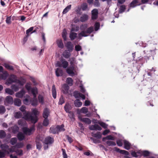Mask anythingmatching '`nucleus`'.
I'll use <instances>...</instances> for the list:
<instances>
[{
    "mask_svg": "<svg viewBox=\"0 0 158 158\" xmlns=\"http://www.w3.org/2000/svg\"><path fill=\"white\" fill-rule=\"evenodd\" d=\"M116 143L117 145L121 147L123 145L122 140L120 139H118L117 140Z\"/></svg>",
    "mask_w": 158,
    "mask_h": 158,
    "instance_id": "61",
    "label": "nucleus"
},
{
    "mask_svg": "<svg viewBox=\"0 0 158 158\" xmlns=\"http://www.w3.org/2000/svg\"><path fill=\"white\" fill-rule=\"evenodd\" d=\"M77 37V34L73 32H70L69 37L71 40H74Z\"/></svg>",
    "mask_w": 158,
    "mask_h": 158,
    "instance_id": "25",
    "label": "nucleus"
},
{
    "mask_svg": "<svg viewBox=\"0 0 158 158\" xmlns=\"http://www.w3.org/2000/svg\"><path fill=\"white\" fill-rule=\"evenodd\" d=\"M34 29L33 27H31L29 28L26 31V34L27 35V36H29V33L30 32H32V31Z\"/></svg>",
    "mask_w": 158,
    "mask_h": 158,
    "instance_id": "56",
    "label": "nucleus"
},
{
    "mask_svg": "<svg viewBox=\"0 0 158 158\" xmlns=\"http://www.w3.org/2000/svg\"><path fill=\"white\" fill-rule=\"evenodd\" d=\"M57 44L59 48H64V44L62 40H57Z\"/></svg>",
    "mask_w": 158,
    "mask_h": 158,
    "instance_id": "35",
    "label": "nucleus"
},
{
    "mask_svg": "<svg viewBox=\"0 0 158 158\" xmlns=\"http://www.w3.org/2000/svg\"><path fill=\"white\" fill-rule=\"evenodd\" d=\"M64 125L62 124L60 126L58 125L57 126V129L58 133L59 132L63 131H65L64 128Z\"/></svg>",
    "mask_w": 158,
    "mask_h": 158,
    "instance_id": "33",
    "label": "nucleus"
},
{
    "mask_svg": "<svg viewBox=\"0 0 158 158\" xmlns=\"http://www.w3.org/2000/svg\"><path fill=\"white\" fill-rule=\"evenodd\" d=\"M88 19V15L86 14H84L80 17V20L81 22H84L87 21Z\"/></svg>",
    "mask_w": 158,
    "mask_h": 158,
    "instance_id": "16",
    "label": "nucleus"
},
{
    "mask_svg": "<svg viewBox=\"0 0 158 158\" xmlns=\"http://www.w3.org/2000/svg\"><path fill=\"white\" fill-rule=\"evenodd\" d=\"M52 94L53 98L56 99V88L54 85H53L52 86Z\"/></svg>",
    "mask_w": 158,
    "mask_h": 158,
    "instance_id": "26",
    "label": "nucleus"
},
{
    "mask_svg": "<svg viewBox=\"0 0 158 158\" xmlns=\"http://www.w3.org/2000/svg\"><path fill=\"white\" fill-rule=\"evenodd\" d=\"M50 114V110L47 108H45L43 113V117L44 118H48Z\"/></svg>",
    "mask_w": 158,
    "mask_h": 158,
    "instance_id": "15",
    "label": "nucleus"
},
{
    "mask_svg": "<svg viewBox=\"0 0 158 158\" xmlns=\"http://www.w3.org/2000/svg\"><path fill=\"white\" fill-rule=\"evenodd\" d=\"M5 92L6 93L11 95L13 94L14 93L13 91L9 88H6L5 89Z\"/></svg>",
    "mask_w": 158,
    "mask_h": 158,
    "instance_id": "42",
    "label": "nucleus"
},
{
    "mask_svg": "<svg viewBox=\"0 0 158 158\" xmlns=\"http://www.w3.org/2000/svg\"><path fill=\"white\" fill-rule=\"evenodd\" d=\"M72 107L69 103H66L64 106V109L66 112H69L71 109Z\"/></svg>",
    "mask_w": 158,
    "mask_h": 158,
    "instance_id": "27",
    "label": "nucleus"
},
{
    "mask_svg": "<svg viewBox=\"0 0 158 158\" xmlns=\"http://www.w3.org/2000/svg\"><path fill=\"white\" fill-rule=\"evenodd\" d=\"M74 104L75 106L80 107L81 106L82 103L80 101V100L77 99L74 101Z\"/></svg>",
    "mask_w": 158,
    "mask_h": 158,
    "instance_id": "31",
    "label": "nucleus"
},
{
    "mask_svg": "<svg viewBox=\"0 0 158 158\" xmlns=\"http://www.w3.org/2000/svg\"><path fill=\"white\" fill-rule=\"evenodd\" d=\"M16 77L14 74L11 75L10 77L7 79V81L9 84L16 82Z\"/></svg>",
    "mask_w": 158,
    "mask_h": 158,
    "instance_id": "9",
    "label": "nucleus"
},
{
    "mask_svg": "<svg viewBox=\"0 0 158 158\" xmlns=\"http://www.w3.org/2000/svg\"><path fill=\"white\" fill-rule=\"evenodd\" d=\"M80 120L88 124H90L91 123L90 119H80Z\"/></svg>",
    "mask_w": 158,
    "mask_h": 158,
    "instance_id": "50",
    "label": "nucleus"
},
{
    "mask_svg": "<svg viewBox=\"0 0 158 158\" xmlns=\"http://www.w3.org/2000/svg\"><path fill=\"white\" fill-rule=\"evenodd\" d=\"M63 55L65 58L68 59L70 56L71 54L69 52L65 51L63 53Z\"/></svg>",
    "mask_w": 158,
    "mask_h": 158,
    "instance_id": "39",
    "label": "nucleus"
},
{
    "mask_svg": "<svg viewBox=\"0 0 158 158\" xmlns=\"http://www.w3.org/2000/svg\"><path fill=\"white\" fill-rule=\"evenodd\" d=\"M11 89L15 92L17 91L19 89V87L15 85H12L11 86Z\"/></svg>",
    "mask_w": 158,
    "mask_h": 158,
    "instance_id": "48",
    "label": "nucleus"
},
{
    "mask_svg": "<svg viewBox=\"0 0 158 158\" xmlns=\"http://www.w3.org/2000/svg\"><path fill=\"white\" fill-rule=\"evenodd\" d=\"M106 143L109 146H114L116 145L115 142L110 140L107 141Z\"/></svg>",
    "mask_w": 158,
    "mask_h": 158,
    "instance_id": "43",
    "label": "nucleus"
},
{
    "mask_svg": "<svg viewBox=\"0 0 158 158\" xmlns=\"http://www.w3.org/2000/svg\"><path fill=\"white\" fill-rule=\"evenodd\" d=\"M101 126L104 128H107L108 125L102 122H99L98 123Z\"/></svg>",
    "mask_w": 158,
    "mask_h": 158,
    "instance_id": "55",
    "label": "nucleus"
},
{
    "mask_svg": "<svg viewBox=\"0 0 158 158\" xmlns=\"http://www.w3.org/2000/svg\"><path fill=\"white\" fill-rule=\"evenodd\" d=\"M89 129L92 131L98 130L101 131L102 129V128L97 124H94L93 125L90 126L89 127Z\"/></svg>",
    "mask_w": 158,
    "mask_h": 158,
    "instance_id": "10",
    "label": "nucleus"
},
{
    "mask_svg": "<svg viewBox=\"0 0 158 158\" xmlns=\"http://www.w3.org/2000/svg\"><path fill=\"white\" fill-rule=\"evenodd\" d=\"M114 151L119 152L121 154H124L126 156L129 155V153L127 151L124 150H120L119 148L116 147L114 148Z\"/></svg>",
    "mask_w": 158,
    "mask_h": 158,
    "instance_id": "11",
    "label": "nucleus"
},
{
    "mask_svg": "<svg viewBox=\"0 0 158 158\" xmlns=\"http://www.w3.org/2000/svg\"><path fill=\"white\" fill-rule=\"evenodd\" d=\"M150 152L148 151L139 150L137 152L132 151L131 152L132 156L134 157H137L138 156H143L144 157H147L149 156Z\"/></svg>",
    "mask_w": 158,
    "mask_h": 158,
    "instance_id": "3",
    "label": "nucleus"
},
{
    "mask_svg": "<svg viewBox=\"0 0 158 158\" xmlns=\"http://www.w3.org/2000/svg\"><path fill=\"white\" fill-rule=\"evenodd\" d=\"M88 112V108L84 107L81 108L80 110L77 111V113L79 114H86Z\"/></svg>",
    "mask_w": 158,
    "mask_h": 158,
    "instance_id": "21",
    "label": "nucleus"
},
{
    "mask_svg": "<svg viewBox=\"0 0 158 158\" xmlns=\"http://www.w3.org/2000/svg\"><path fill=\"white\" fill-rule=\"evenodd\" d=\"M26 107L24 106H22L19 108V110L22 112H23V114L24 116V113L26 112H27L26 110Z\"/></svg>",
    "mask_w": 158,
    "mask_h": 158,
    "instance_id": "59",
    "label": "nucleus"
},
{
    "mask_svg": "<svg viewBox=\"0 0 158 158\" xmlns=\"http://www.w3.org/2000/svg\"><path fill=\"white\" fill-rule=\"evenodd\" d=\"M88 4L86 2H84L81 5V8L83 11L86 10L88 8Z\"/></svg>",
    "mask_w": 158,
    "mask_h": 158,
    "instance_id": "36",
    "label": "nucleus"
},
{
    "mask_svg": "<svg viewBox=\"0 0 158 158\" xmlns=\"http://www.w3.org/2000/svg\"><path fill=\"white\" fill-rule=\"evenodd\" d=\"M65 46L69 52L72 51L73 49V45L70 41H68L67 42Z\"/></svg>",
    "mask_w": 158,
    "mask_h": 158,
    "instance_id": "12",
    "label": "nucleus"
},
{
    "mask_svg": "<svg viewBox=\"0 0 158 158\" xmlns=\"http://www.w3.org/2000/svg\"><path fill=\"white\" fill-rule=\"evenodd\" d=\"M4 67L7 69L11 70H14V68L13 66L7 64H4Z\"/></svg>",
    "mask_w": 158,
    "mask_h": 158,
    "instance_id": "41",
    "label": "nucleus"
},
{
    "mask_svg": "<svg viewBox=\"0 0 158 158\" xmlns=\"http://www.w3.org/2000/svg\"><path fill=\"white\" fill-rule=\"evenodd\" d=\"M25 87L28 91H30L32 88L31 87V84L29 83H27L25 85Z\"/></svg>",
    "mask_w": 158,
    "mask_h": 158,
    "instance_id": "49",
    "label": "nucleus"
},
{
    "mask_svg": "<svg viewBox=\"0 0 158 158\" xmlns=\"http://www.w3.org/2000/svg\"><path fill=\"white\" fill-rule=\"evenodd\" d=\"M94 4L95 7H99L100 6V3L98 0H95Z\"/></svg>",
    "mask_w": 158,
    "mask_h": 158,
    "instance_id": "62",
    "label": "nucleus"
},
{
    "mask_svg": "<svg viewBox=\"0 0 158 158\" xmlns=\"http://www.w3.org/2000/svg\"><path fill=\"white\" fill-rule=\"evenodd\" d=\"M23 102L26 105H29L31 103L30 101L27 98H25V99H24L23 100Z\"/></svg>",
    "mask_w": 158,
    "mask_h": 158,
    "instance_id": "63",
    "label": "nucleus"
},
{
    "mask_svg": "<svg viewBox=\"0 0 158 158\" xmlns=\"http://www.w3.org/2000/svg\"><path fill=\"white\" fill-rule=\"evenodd\" d=\"M38 98L39 102L41 103H44V99L42 95H39L38 97Z\"/></svg>",
    "mask_w": 158,
    "mask_h": 158,
    "instance_id": "52",
    "label": "nucleus"
},
{
    "mask_svg": "<svg viewBox=\"0 0 158 158\" xmlns=\"http://www.w3.org/2000/svg\"><path fill=\"white\" fill-rule=\"evenodd\" d=\"M53 138L48 136L45 139L44 143L46 144H50L52 143L53 142Z\"/></svg>",
    "mask_w": 158,
    "mask_h": 158,
    "instance_id": "13",
    "label": "nucleus"
},
{
    "mask_svg": "<svg viewBox=\"0 0 158 158\" xmlns=\"http://www.w3.org/2000/svg\"><path fill=\"white\" fill-rule=\"evenodd\" d=\"M105 139L114 140H115V138L112 136L111 135H107L105 137L103 138L102 139V141H104Z\"/></svg>",
    "mask_w": 158,
    "mask_h": 158,
    "instance_id": "37",
    "label": "nucleus"
},
{
    "mask_svg": "<svg viewBox=\"0 0 158 158\" xmlns=\"http://www.w3.org/2000/svg\"><path fill=\"white\" fill-rule=\"evenodd\" d=\"M13 102L12 97L10 96H8L6 97L4 102L5 104L7 105V104H12Z\"/></svg>",
    "mask_w": 158,
    "mask_h": 158,
    "instance_id": "8",
    "label": "nucleus"
},
{
    "mask_svg": "<svg viewBox=\"0 0 158 158\" xmlns=\"http://www.w3.org/2000/svg\"><path fill=\"white\" fill-rule=\"evenodd\" d=\"M6 111V109L4 106H0V113L3 114Z\"/></svg>",
    "mask_w": 158,
    "mask_h": 158,
    "instance_id": "58",
    "label": "nucleus"
},
{
    "mask_svg": "<svg viewBox=\"0 0 158 158\" xmlns=\"http://www.w3.org/2000/svg\"><path fill=\"white\" fill-rule=\"evenodd\" d=\"M39 114V111L35 108L32 110L31 112H26L24 113V117L26 118H38L37 116Z\"/></svg>",
    "mask_w": 158,
    "mask_h": 158,
    "instance_id": "2",
    "label": "nucleus"
},
{
    "mask_svg": "<svg viewBox=\"0 0 158 158\" xmlns=\"http://www.w3.org/2000/svg\"><path fill=\"white\" fill-rule=\"evenodd\" d=\"M6 135L5 132L3 130L0 131V138L2 139L4 138Z\"/></svg>",
    "mask_w": 158,
    "mask_h": 158,
    "instance_id": "47",
    "label": "nucleus"
},
{
    "mask_svg": "<svg viewBox=\"0 0 158 158\" xmlns=\"http://www.w3.org/2000/svg\"><path fill=\"white\" fill-rule=\"evenodd\" d=\"M14 103L15 106H20L21 104V101L19 99L15 98L14 100Z\"/></svg>",
    "mask_w": 158,
    "mask_h": 158,
    "instance_id": "32",
    "label": "nucleus"
},
{
    "mask_svg": "<svg viewBox=\"0 0 158 158\" xmlns=\"http://www.w3.org/2000/svg\"><path fill=\"white\" fill-rule=\"evenodd\" d=\"M66 83L70 86H72L73 85V80L71 77H68L66 80Z\"/></svg>",
    "mask_w": 158,
    "mask_h": 158,
    "instance_id": "30",
    "label": "nucleus"
},
{
    "mask_svg": "<svg viewBox=\"0 0 158 158\" xmlns=\"http://www.w3.org/2000/svg\"><path fill=\"white\" fill-rule=\"evenodd\" d=\"M126 9V6L124 5H121L119 8V12L120 13H123Z\"/></svg>",
    "mask_w": 158,
    "mask_h": 158,
    "instance_id": "46",
    "label": "nucleus"
},
{
    "mask_svg": "<svg viewBox=\"0 0 158 158\" xmlns=\"http://www.w3.org/2000/svg\"><path fill=\"white\" fill-rule=\"evenodd\" d=\"M64 102V99L63 98V97L62 96H61L59 99V102H58V104L59 105H62V104H63Z\"/></svg>",
    "mask_w": 158,
    "mask_h": 158,
    "instance_id": "53",
    "label": "nucleus"
},
{
    "mask_svg": "<svg viewBox=\"0 0 158 158\" xmlns=\"http://www.w3.org/2000/svg\"><path fill=\"white\" fill-rule=\"evenodd\" d=\"M68 60L70 61V65H75L76 60L75 58L72 57Z\"/></svg>",
    "mask_w": 158,
    "mask_h": 158,
    "instance_id": "44",
    "label": "nucleus"
},
{
    "mask_svg": "<svg viewBox=\"0 0 158 158\" xmlns=\"http://www.w3.org/2000/svg\"><path fill=\"white\" fill-rule=\"evenodd\" d=\"M31 104L34 106H36L37 105L38 101L36 98H33V100L31 101Z\"/></svg>",
    "mask_w": 158,
    "mask_h": 158,
    "instance_id": "45",
    "label": "nucleus"
},
{
    "mask_svg": "<svg viewBox=\"0 0 158 158\" xmlns=\"http://www.w3.org/2000/svg\"><path fill=\"white\" fill-rule=\"evenodd\" d=\"M91 19L92 20L96 19L98 17V11L97 9H94L91 11Z\"/></svg>",
    "mask_w": 158,
    "mask_h": 158,
    "instance_id": "7",
    "label": "nucleus"
},
{
    "mask_svg": "<svg viewBox=\"0 0 158 158\" xmlns=\"http://www.w3.org/2000/svg\"><path fill=\"white\" fill-rule=\"evenodd\" d=\"M68 65L69 63L68 61L63 58L61 59L60 61H57L56 63V66L62 67L64 69L66 68Z\"/></svg>",
    "mask_w": 158,
    "mask_h": 158,
    "instance_id": "5",
    "label": "nucleus"
},
{
    "mask_svg": "<svg viewBox=\"0 0 158 158\" xmlns=\"http://www.w3.org/2000/svg\"><path fill=\"white\" fill-rule=\"evenodd\" d=\"M88 25L86 24H82L80 26V29L81 32L78 34V38L80 40L82 39V37H86L94 31V27L91 26L87 28Z\"/></svg>",
    "mask_w": 158,
    "mask_h": 158,
    "instance_id": "1",
    "label": "nucleus"
},
{
    "mask_svg": "<svg viewBox=\"0 0 158 158\" xmlns=\"http://www.w3.org/2000/svg\"><path fill=\"white\" fill-rule=\"evenodd\" d=\"M49 124V120L48 119H44L43 123L44 126H47Z\"/></svg>",
    "mask_w": 158,
    "mask_h": 158,
    "instance_id": "64",
    "label": "nucleus"
},
{
    "mask_svg": "<svg viewBox=\"0 0 158 158\" xmlns=\"http://www.w3.org/2000/svg\"><path fill=\"white\" fill-rule=\"evenodd\" d=\"M71 5H69L67 6L63 10V14H65L67 13L69 10L71 9Z\"/></svg>",
    "mask_w": 158,
    "mask_h": 158,
    "instance_id": "40",
    "label": "nucleus"
},
{
    "mask_svg": "<svg viewBox=\"0 0 158 158\" xmlns=\"http://www.w3.org/2000/svg\"><path fill=\"white\" fill-rule=\"evenodd\" d=\"M81 93L79 92L78 91H75L74 92L73 95L75 98H78L80 97Z\"/></svg>",
    "mask_w": 158,
    "mask_h": 158,
    "instance_id": "54",
    "label": "nucleus"
},
{
    "mask_svg": "<svg viewBox=\"0 0 158 158\" xmlns=\"http://www.w3.org/2000/svg\"><path fill=\"white\" fill-rule=\"evenodd\" d=\"M77 67L75 65H70V67L66 69L67 73L71 76H73L75 75V72L76 71V68Z\"/></svg>",
    "mask_w": 158,
    "mask_h": 158,
    "instance_id": "6",
    "label": "nucleus"
},
{
    "mask_svg": "<svg viewBox=\"0 0 158 158\" xmlns=\"http://www.w3.org/2000/svg\"><path fill=\"white\" fill-rule=\"evenodd\" d=\"M17 140V139L16 138H12L10 140V143L12 145H14L16 143Z\"/></svg>",
    "mask_w": 158,
    "mask_h": 158,
    "instance_id": "51",
    "label": "nucleus"
},
{
    "mask_svg": "<svg viewBox=\"0 0 158 158\" xmlns=\"http://www.w3.org/2000/svg\"><path fill=\"white\" fill-rule=\"evenodd\" d=\"M50 132L54 134L58 133L57 129V126L56 127H52L50 128Z\"/></svg>",
    "mask_w": 158,
    "mask_h": 158,
    "instance_id": "28",
    "label": "nucleus"
},
{
    "mask_svg": "<svg viewBox=\"0 0 158 158\" xmlns=\"http://www.w3.org/2000/svg\"><path fill=\"white\" fill-rule=\"evenodd\" d=\"M55 73L56 76L57 77L62 76L64 74L62 69L60 68H56Z\"/></svg>",
    "mask_w": 158,
    "mask_h": 158,
    "instance_id": "14",
    "label": "nucleus"
},
{
    "mask_svg": "<svg viewBox=\"0 0 158 158\" xmlns=\"http://www.w3.org/2000/svg\"><path fill=\"white\" fill-rule=\"evenodd\" d=\"M62 152V155L63 158H68V156L66 153L65 150L63 148L61 149Z\"/></svg>",
    "mask_w": 158,
    "mask_h": 158,
    "instance_id": "57",
    "label": "nucleus"
},
{
    "mask_svg": "<svg viewBox=\"0 0 158 158\" xmlns=\"http://www.w3.org/2000/svg\"><path fill=\"white\" fill-rule=\"evenodd\" d=\"M23 114L22 112L20 111H19L16 112L15 114V117L16 118H26L24 116L22 117Z\"/></svg>",
    "mask_w": 158,
    "mask_h": 158,
    "instance_id": "23",
    "label": "nucleus"
},
{
    "mask_svg": "<svg viewBox=\"0 0 158 158\" xmlns=\"http://www.w3.org/2000/svg\"><path fill=\"white\" fill-rule=\"evenodd\" d=\"M31 92L34 98H36V95L38 94L37 89L36 87L32 88L31 90Z\"/></svg>",
    "mask_w": 158,
    "mask_h": 158,
    "instance_id": "22",
    "label": "nucleus"
},
{
    "mask_svg": "<svg viewBox=\"0 0 158 158\" xmlns=\"http://www.w3.org/2000/svg\"><path fill=\"white\" fill-rule=\"evenodd\" d=\"M25 93V91L23 89H22L20 91L16 94V96L19 98H22Z\"/></svg>",
    "mask_w": 158,
    "mask_h": 158,
    "instance_id": "18",
    "label": "nucleus"
},
{
    "mask_svg": "<svg viewBox=\"0 0 158 158\" xmlns=\"http://www.w3.org/2000/svg\"><path fill=\"white\" fill-rule=\"evenodd\" d=\"M22 130L24 134L30 135L33 134L35 130V125L33 124L30 128L27 127H23Z\"/></svg>",
    "mask_w": 158,
    "mask_h": 158,
    "instance_id": "4",
    "label": "nucleus"
},
{
    "mask_svg": "<svg viewBox=\"0 0 158 158\" xmlns=\"http://www.w3.org/2000/svg\"><path fill=\"white\" fill-rule=\"evenodd\" d=\"M92 135L93 137L98 138L100 139L102 137V134L100 132H98L96 133H92Z\"/></svg>",
    "mask_w": 158,
    "mask_h": 158,
    "instance_id": "34",
    "label": "nucleus"
},
{
    "mask_svg": "<svg viewBox=\"0 0 158 158\" xmlns=\"http://www.w3.org/2000/svg\"><path fill=\"white\" fill-rule=\"evenodd\" d=\"M123 142L124 144V148L127 150H129L131 146V143L125 140H123Z\"/></svg>",
    "mask_w": 158,
    "mask_h": 158,
    "instance_id": "20",
    "label": "nucleus"
},
{
    "mask_svg": "<svg viewBox=\"0 0 158 158\" xmlns=\"http://www.w3.org/2000/svg\"><path fill=\"white\" fill-rule=\"evenodd\" d=\"M42 141V140L40 139V137H37L35 141L36 142L37 148L39 149H40L41 148V142Z\"/></svg>",
    "mask_w": 158,
    "mask_h": 158,
    "instance_id": "17",
    "label": "nucleus"
},
{
    "mask_svg": "<svg viewBox=\"0 0 158 158\" xmlns=\"http://www.w3.org/2000/svg\"><path fill=\"white\" fill-rule=\"evenodd\" d=\"M17 136L19 141H22L25 139V136L22 132H19L17 134Z\"/></svg>",
    "mask_w": 158,
    "mask_h": 158,
    "instance_id": "29",
    "label": "nucleus"
},
{
    "mask_svg": "<svg viewBox=\"0 0 158 158\" xmlns=\"http://www.w3.org/2000/svg\"><path fill=\"white\" fill-rule=\"evenodd\" d=\"M69 89V87L66 84H64L62 86V90L64 94L68 93Z\"/></svg>",
    "mask_w": 158,
    "mask_h": 158,
    "instance_id": "19",
    "label": "nucleus"
},
{
    "mask_svg": "<svg viewBox=\"0 0 158 158\" xmlns=\"http://www.w3.org/2000/svg\"><path fill=\"white\" fill-rule=\"evenodd\" d=\"M139 1L138 0H133L130 4V7H134L137 5H139L140 4H138Z\"/></svg>",
    "mask_w": 158,
    "mask_h": 158,
    "instance_id": "24",
    "label": "nucleus"
},
{
    "mask_svg": "<svg viewBox=\"0 0 158 158\" xmlns=\"http://www.w3.org/2000/svg\"><path fill=\"white\" fill-rule=\"evenodd\" d=\"M81 8L79 6L77 8L76 10L75 11L77 15H81L82 13L81 12Z\"/></svg>",
    "mask_w": 158,
    "mask_h": 158,
    "instance_id": "60",
    "label": "nucleus"
},
{
    "mask_svg": "<svg viewBox=\"0 0 158 158\" xmlns=\"http://www.w3.org/2000/svg\"><path fill=\"white\" fill-rule=\"evenodd\" d=\"M13 132L14 133H17L19 130V127L16 125H15L12 127Z\"/></svg>",
    "mask_w": 158,
    "mask_h": 158,
    "instance_id": "38",
    "label": "nucleus"
}]
</instances>
